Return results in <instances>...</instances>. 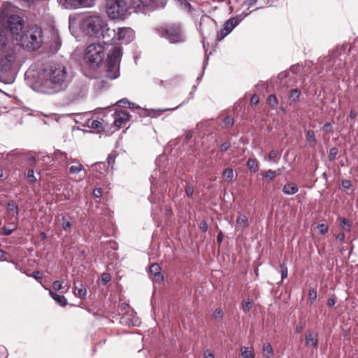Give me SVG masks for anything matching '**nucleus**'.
<instances>
[{
	"instance_id": "obj_1",
	"label": "nucleus",
	"mask_w": 358,
	"mask_h": 358,
	"mask_svg": "<svg viewBox=\"0 0 358 358\" xmlns=\"http://www.w3.org/2000/svg\"><path fill=\"white\" fill-rule=\"evenodd\" d=\"M24 27V20L18 15H11L7 17L0 10V81L5 84L13 83L17 72L13 66L15 62V52L8 46V38L6 33L9 31L13 36H17Z\"/></svg>"
},
{
	"instance_id": "obj_2",
	"label": "nucleus",
	"mask_w": 358,
	"mask_h": 358,
	"mask_svg": "<svg viewBox=\"0 0 358 358\" xmlns=\"http://www.w3.org/2000/svg\"><path fill=\"white\" fill-rule=\"evenodd\" d=\"M44 73L50 81L49 94L64 91L71 81V75L68 67L61 62L51 63L44 69Z\"/></svg>"
},
{
	"instance_id": "obj_3",
	"label": "nucleus",
	"mask_w": 358,
	"mask_h": 358,
	"mask_svg": "<svg viewBox=\"0 0 358 358\" xmlns=\"http://www.w3.org/2000/svg\"><path fill=\"white\" fill-rule=\"evenodd\" d=\"M82 27L86 35L90 37L103 39L110 37V29L106 22L98 15L85 17L82 23Z\"/></svg>"
},
{
	"instance_id": "obj_4",
	"label": "nucleus",
	"mask_w": 358,
	"mask_h": 358,
	"mask_svg": "<svg viewBox=\"0 0 358 358\" xmlns=\"http://www.w3.org/2000/svg\"><path fill=\"white\" fill-rule=\"evenodd\" d=\"M19 41L20 45L29 50H38L43 43V31L39 27H31L20 36Z\"/></svg>"
},
{
	"instance_id": "obj_5",
	"label": "nucleus",
	"mask_w": 358,
	"mask_h": 358,
	"mask_svg": "<svg viewBox=\"0 0 358 358\" xmlns=\"http://www.w3.org/2000/svg\"><path fill=\"white\" fill-rule=\"evenodd\" d=\"M122 56V49L121 47H115L108 52L106 71L107 78L113 80L120 76V64Z\"/></svg>"
},
{
	"instance_id": "obj_6",
	"label": "nucleus",
	"mask_w": 358,
	"mask_h": 358,
	"mask_svg": "<svg viewBox=\"0 0 358 358\" xmlns=\"http://www.w3.org/2000/svg\"><path fill=\"white\" fill-rule=\"evenodd\" d=\"M105 56L104 47L99 43L90 44L85 50V59L93 69H97L103 64Z\"/></svg>"
},
{
	"instance_id": "obj_7",
	"label": "nucleus",
	"mask_w": 358,
	"mask_h": 358,
	"mask_svg": "<svg viewBox=\"0 0 358 358\" xmlns=\"http://www.w3.org/2000/svg\"><path fill=\"white\" fill-rule=\"evenodd\" d=\"M106 11L111 19H124L128 7L125 0H106Z\"/></svg>"
},
{
	"instance_id": "obj_8",
	"label": "nucleus",
	"mask_w": 358,
	"mask_h": 358,
	"mask_svg": "<svg viewBox=\"0 0 358 358\" xmlns=\"http://www.w3.org/2000/svg\"><path fill=\"white\" fill-rule=\"evenodd\" d=\"M263 6L257 7L256 8L250 10L248 13H242L241 15H236L234 17H232L229 18L228 20H227L222 29L217 32V41H221L223 40L228 34H229L231 31L239 24V23L245 17H247L250 13H251L252 11L257 10L259 8H262Z\"/></svg>"
},
{
	"instance_id": "obj_9",
	"label": "nucleus",
	"mask_w": 358,
	"mask_h": 358,
	"mask_svg": "<svg viewBox=\"0 0 358 358\" xmlns=\"http://www.w3.org/2000/svg\"><path fill=\"white\" fill-rule=\"evenodd\" d=\"M161 36L166 38L171 43H182L185 41L180 27L176 24L166 27L162 30Z\"/></svg>"
},
{
	"instance_id": "obj_10",
	"label": "nucleus",
	"mask_w": 358,
	"mask_h": 358,
	"mask_svg": "<svg viewBox=\"0 0 358 358\" xmlns=\"http://www.w3.org/2000/svg\"><path fill=\"white\" fill-rule=\"evenodd\" d=\"M110 35L116 36L117 39L122 43L128 44L134 38V32L129 27H119L117 30H110Z\"/></svg>"
},
{
	"instance_id": "obj_11",
	"label": "nucleus",
	"mask_w": 358,
	"mask_h": 358,
	"mask_svg": "<svg viewBox=\"0 0 358 358\" xmlns=\"http://www.w3.org/2000/svg\"><path fill=\"white\" fill-rule=\"evenodd\" d=\"M62 7L66 9L92 7L96 0H59Z\"/></svg>"
},
{
	"instance_id": "obj_12",
	"label": "nucleus",
	"mask_w": 358,
	"mask_h": 358,
	"mask_svg": "<svg viewBox=\"0 0 358 358\" xmlns=\"http://www.w3.org/2000/svg\"><path fill=\"white\" fill-rule=\"evenodd\" d=\"M303 67L302 64H296L292 65L288 71L285 72H281L278 75V78L282 80L283 78H286L290 77L291 79L293 80V83H296V76L299 74L303 70Z\"/></svg>"
},
{
	"instance_id": "obj_13",
	"label": "nucleus",
	"mask_w": 358,
	"mask_h": 358,
	"mask_svg": "<svg viewBox=\"0 0 358 358\" xmlns=\"http://www.w3.org/2000/svg\"><path fill=\"white\" fill-rule=\"evenodd\" d=\"M348 48L347 54H349L351 51V46L349 44H343L340 48H337L336 50H332L331 52L325 58H324V62H333V64H335L336 62V57L337 56L341 57L342 55H345L346 53V50Z\"/></svg>"
},
{
	"instance_id": "obj_14",
	"label": "nucleus",
	"mask_w": 358,
	"mask_h": 358,
	"mask_svg": "<svg viewBox=\"0 0 358 358\" xmlns=\"http://www.w3.org/2000/svg\"><path fill=\"white\" fill-rule=\"evenodd\" d=\"M194 98V92H191L189 94V98L187 101H183L181 104L179 106L174 107V108H166L162 109H150L147 110V115L150 116L151 117H159L162 112L169 111V110H175L182 106V105L185 104L189 101V100L192 99Z\"/></svg>"
},
{
	"instance_id": "obj_15",
	"label": "nucleus",
	"mask_w": 358,
	"mask_h": 358,
	"mask_svg": "<svg viewBox=\"0 0 358 358\" xmlns=\"http://www.w3.org/2000/svg\"><path fill=\"white\" fill-rule=\"evenodd\" d=\"M120 323L128 326H139L141 321L133 310L131 313H125L121 318Z\"/></svg>"
},
{
	"instance_id": "obj_16",
	"label": "nucleus",
	"mask_w": 358,
	"mask_h": 358,
	"mask_svg": "<svg viewBox=\"0 0 358 358\" xmlns=\"http://www.w3.org/2000/svg\"><path fill=\"white\" fill-rule=\"evenodd\" d=\"M161 267L157 263L152 264L149 269V275L153 281L160 283L164 280V275L161 273Z\"/></svg>"
},
{
	"instance_id": "obj_17",
	"label": "nucleus",
	"mask_w": 358,
	"mask_h": 358,
	"mask_svg": "<svg viewBox=\"0 0 358 358\" xmlns=\"http://www.w3.org/2000/svg\"><path fill=\"white\" fill-rule=\"evenodd\" d=\"M115 113V116L113 123L117 128H122L128 121L129 115L128 113L122 110H117Z\"/></svg>"
},
{
	"instance_id": "obj_18",
	"label": "nucleus",
	"mask_w": 358,
	"mask_h": 358,
	"mask_svg": "<svg viewBox=\"0 0 358 358\" xmlns=\"http://www.w3.org/2000/svg\"><path fill=\"white\" fill-rule=\"evenodd\" d=\"M167 0H148L146 4V14L156 10L164 8Z\"/></svg>"
},
{
	"instance_id": "obj_19",
	"label": "nucleus",
	"mask_w": 358,
	"mask_h": 358,
	"mask_svg": "<svg viewBox=\"0 0 358 358\" xmlns=\"http://www.w3.org/2000/svg\"><path fill=\"white\" fill-rule=\"evenodd\" d=\"M148 0H131L130 5L134 12L146 14V4Z\"/></svg>"
},
{
	"instance_id": "obj_20",
	"label": "nucleus",
	"mask_w": 358,
	"mask_h": 358,
	"mask_svg": "<svg viewBox=\"0 0 358 358\" xmlns=\"http://www.w3.org/2000/svg\"><path fill=\"white\" fill-rule=\"evenodd\" d=\"M306 345L307 346L311 345L314 348H317L318 346V338L317 333L314 331L310 330L305 337Z\"/></svg>"
},
{
	"instance_id": "obj_21",
	"label": "nucleus",
	"mask_w": 358,
	"mask_h": 358,
	"mask_svg": "<svg viewBox=\"0 0 358 358\" xmlns=\"http://www.w3.org/2000/svg\"><path fill=\"white\" fill-rule=\"evenodd\" d=\"M24 155V152L17 149L13 150L10 152L0 153V157L10 160L11 162H14V160L20 159Z\"/></svg>"
},
{
	"instance_id": "obj_22",
	"label": "nucleus",
	"mask_w": 358,
	"mask_h": 358,
	"mask_svg": "<svg viewBox=\"0 0 358 358\" xmlns=\"http://www.w3.org/2000/svg\"><path fill=\"white\" fill-rule=\"evenodd\" d=\"M301 95V92L299 89H292L288 93L289 105L292 106L293 103L299 101Z\"/></svg>"
},
{
	"instance_id": "obj_23",
	"label": "nucleus",
	"mask_w": 358,
	"mask_h": 358,
	"mask_svg": "<svg viewBox=\"0 0 358 358\" xmlns=\"http://www.w3.org/2000/svg\"><path fill=\"white\" fill-rule=\"evenodd\" d=\"M6 210L12 215V217H15L16 220L18 219L20 211L19 207L13 200H9L7 202Z\"/></svg>"
},
{
	"instance_id": "obj_24",
	"label": "nucleus",
	"mask_w": 358,
	"mask_h": 358,
	"mask_svg": "<svg viewBox=\"0 0 358 358\" xmlns=\"http://www.w3.org/2000/svg\"><path fill=\"white\" fill-rule=\"evenodd\" d=\"M299 191V188L294 182H288L282 187V192L286 195H293Z\"/></svg>"
},
{
	"instance_id": "obj_25",
	"label": "nucleus",
	"mask_w": 358,
	"mask_h": 358,
	"mask_svg": "<svg viewBox=\"0 0 358 358\" xmlns=\"http://www.w3.org/2000/svg\"><path fill=\"white\" fill-rule=\"evenodd\" d=\"M306 141L310 148L315 147L317 141L313 130L309 129L306 131Z\"/></svg>"
},
{
	"instance_id": "obj_26",
	"label": "nucleus",
	"mask_w": 358,
	"mask_h": 358,
	"mask_svg": "<svg viewBox=\"0 0 358 358\" xmlns=\"http://www.w3.org/2000/svg\"><path fill=\"white\" fill-rule=\"evenodd\" d=\"M80 287L78 285L75 284V295L83 299L85 298L87 294V289L85 285H84L82 282L80 283Z\"/></svg>"
},
{
	"instance_id": "obj_27",
	"label": "nucleus",
	"mask_w": 358,
	"mask_h": 358,
	"mask_svg": "<svg viewBox=\"0 0 358 358\" xmlns=\"http://www.w3.org/2000/svg\"><path fill=\"white\" fill-rule=\"evenodd\" d=\"M49 294L61 306L67 305V300L64 295L57 294L51 290H50Z\"/></svg>"
},
{
	"instance_id": "obj_28",
	"label": "nucleus",
	"mask_w": 358,
	"mask_h": 358,
	"mask_svg": "<svg viewBox=\"0 0 358 358\" xmlns=\"http://www.w3.org/2000/svg\"><path fill=\"white\" fill-rule=\"evenodd\" d=\"M247 167L250 172L255 173L259 169L258 161L255 157H250L247 162Z\"/></svg>"
},
{
	"instance_id": "obj_29",
	"label": "nucleus",
	"mask_w": 358,
	"mask_h": 358,
	"mask_svg": "<svg viewBox=\"0 0 358 358\" xmlns=\"http://www.w3.org/2000/svg\"><path fill=\"white\" fill-rule=\"evenodd\" d=\"M92 166L94 167V169L101 175H104L108 169L106 163L103 162L94 163Z\"/></svg>"
},
{
	"instance_id": "obj_30",
	"label": "nucleus",
	"mask_w": 358,
	"mask_h": 358,
	"mask_svg": "<svg viewBox=\"0 0 358 358\" xmlns=\"http://www.w3.org/2000/svg\"><path fill=\"white\" fill-rule=\"evenodd\" d=\"M248 226V218L244 214H240L236 219V227H241L243 229L247 228Z\"/></svg>"
},
{
	"instance_id": "obj_31",
	"label": "nucleus",
	"mask_w": 358,
	"mask_h": 358,
	"mask_svg": "<svg viewBox=\"0 0 358 358\" xmlns=\"http://www.w3.org/2000/svg\"><path fill=\"white\" fill-rule=\"evenodd\" d=\"M278 272L280 273L281 275V281L280 282L278 283V285H280L282 283L283 280L287 278L288 275V268L287 266V264L285 262H283L280 264Z\"/></svg>"
},
{
	"instance_id": "obj_32",
	"label": "nucleus",
	"mask_w": 358,
	"mask_h": 358,
	"mask_svg": "<svg viewBox=\"0 0 358 358\" xmlns=\"http://www.w3.org/2000/svg\"><path fill=\"white\" fill-rule=\"evenodd\" d=\"M266 103L271 110H275L279 104L278 98L275 94H270L267 98Z\"/></svg>"
},
{
	"instance_id": "obj_33",
	"label": "nucleus",
	"mask_w": 358,
	"mask_h": 358,
	"mask_svg": "<svg viewBox=\"0 0 358 358\" xmlns=\"http://www.w3.org/2000/svg\"><path fill=\"white\" fill-rule=\"evenodd\" d=\"M263 352L265 358H271L273 356L274 352L271 345L269 343H265L263 345Z\"/></svg>"
},
{
	"instance_id": "obj_34",
	"label": "nucleus",
	"mask_w": 358,
	"mask_h": 358,
	"mask_svg": "<svg viewBox=\"0 0 358 358\" xmlns=\"http://www.w3.org/2000/svg\"><path fill=\"white\" fill-rule=\"evenodd\" d=\"M118 155V153L116 150H113L112 151L108 156L107 157V166L108 168L109 169V167H110V169L112 170L114 169L113 168V165L115 164V158L117 157Z\"/></svg>"
},
{
	"instance_id": "obj_35",
	"label": "nucleus",
	"mask_w": 358,
	"mask_h": 358,
	"mask_svg": "<svg viewBox=\"0 0 358 358\" xmlns=\"http://www.w3.org/2000/svg\"><path fill=\"white\" fill-rule=\"evenodd\" d=\"M9 226V227H3L0 234L3 236H10L16 229V224L14 222H10Z\"/></svg>"
},
{
	"instance_id": "obj_36",
	"label": "nucleus",
	"mask_w": 358,
	"mask_h": 358,
	"mask_svg": "<svg viewBox=\"0 0 358 358\" xmlns=\"http://www.w3.org/2000/svg\"><path fill=\"white\" fill-rule=\"evenodd\" d=\"M72 163L75 164L70 166L69 170V173L77 174L82 171L83 166L78 161H72Z\"/></svg>"
},
{
	"instance_id": "obj_37",
	"label": "nucleus",
	"mask_w": 358,
	"mask_h": 358,
	"mask_svg": "<svg viewBox=\"0 0 358 358\" xmlns=\"http://www.w3.org/2000/svg\"><path fill=\"white\" fill-rule=\"evenodd\" d=\"M25 177L29 185L34 184L37 181V178L34 175V171L32 169L27 170Z\"/></svg>"
},
{
	"instance_id": "obj_38",
	"label": "nucleus",
	"mask_w": 358,
	"mask_h": 358,
	"mask_svg": "<svg viewBox=\"0 0 358 358\" xmlns=\"http://www.w3.org/2000/svg\"><path fill=\"white\" fill-rule=\"evenodd\" d=\"M352 227V223L351 222L345 218L343 217L341 219V228L347 232H350Z\"/></svg>"
},
{
	"instance_id": "obj_39",
	"label": "nucleus",
	"mask_w": 358,
	"mask_h": 358,
	"mask_svg": "<svg viewBox=\"0 0 358 358\" xmlns=\"http://www.w3.org/2000/svg\"><path fill=\"white\" fill-rule=\"evenodd\" d=\"M150 191H151V194H153L155 193L156 192V187H155V182H156V178L154 176V175H151L150 177ZM148 199L150 200V201L151 203H154L155 201L152 198V195H150L149 197H148Z\"/></svg>"
},
{
	"instance_id": "obj_40",
	"label": "nucleus",
	"mask_w": 358,
	"mask_h": 358,
	"mask_svg": "<svg viewBox=\"0 0 358 358\" xmlns=\"http://www.w3.org/2000/svg\"><path fill=\"white\" fill-rule=\"evenodd\" d=\"M208 22H206V20L204 19L201 20V22L199 24V30H200V32L202 35L203 40L206 39V36H205L206 34H207L208 35L210 34L209 33H207V31L205 30V28L208 25Z\"/></svg>"
},
{
	"instance_id": "obj_41",
	"label": "nucleus",
	"mask_w": 358,
	"mask_h": 358,
	"mask_svg": "<svg viewBox=\"0 0 358 358\" xmlns=\"http://www.w3.org/2000/svg\"><path fill=\"white\" fill-rule=\"evenodd\" d=\"M185 194L188 198H192L194 192V185L190 182H187L185 187Z\"/></svg>"
},
{
	"instance_id": "obj_42",
	"label": "nucleus",
	"mask_w": 358,
	"mask_h": 358,
	"mask_svg": "<svg viewBox=\"0 0 358 358\" xmlns=\"http://www.w3.org/2000/svg\"><path fill=\"white\" fill-rule=\"evenodd\" d=\"M241 355L243 358H255V354L252 350H249L248 347H243L241 349Z\"/></svg>"
},
{
	"instance_id": "obj_43",
	"label": "nucleus",
	"mask_w": 358,
	"mask_h": 358,
	"mask_svg": "<svg viewBox=\"0 0 358 358\" xmlns=\"http://www.w3.org/2000/svg\"><path fill=\"white\" fill-rule=\"evenodd\" d=\"M338 150L336 147H333L330 148L328 155V159L329 162H333L336 159V156L338 155Z\"/></svg>"
},
{
	"instance_id": "obj_44",
	"label": "nucleus",
	"mask_w": 358,
	"mask_h": 358,
	"mask_svg": "<svg viewBox=\"0 0 358 358\" xmlns=\"http://www.w3.org/2000/svg\"><path fill=\"white\" fill-rule=\"evenodd\" d=\"M317 296V293L316 289H310L308 292V301H310V303H313L316 301Z\"/></svg>"
},
{
	"instance_id": "obj_45",
	"label": "nucleus",
	"mask_w": 358,
	"mask_h": 358,
	"mask_svg": "<svg viewBox=\"0 0 358 358\" xmlns=\"http://www.w3.org/2000/svg\"><path fill=\"white\" fill-rule=\"evenodd\" d=\"M223 123L225 128H231L234 124V118L229 115H227L223 120Z\"/></svg>"
},
{
	"instance_id": "obj_46",
	"label": "nucleus",
	"mask_w": 358,
	"mask_h": 358,
	"mask_svg": "<svg viewBox=\"0 0 358 358\" xmlns=\"http://www.w3.org/2000/svg\"><path fill=\"white\" fill-rule=\"evenodd\" d=\"M279 152L276 150H271L268 155L267 160L269 162L273 161L275 163H278V160H275V158L279 159Z\"/></svg>"
},
{
	"instance_id": "obj_47",
	"label": "nucleus",
	"mask_w": 358,
	"mask_h": 358,
	"mask_svg": "<svg viewBox=\"0 0 358 358\" xmlns=\"http://www.w3.org/2000/svg\"><path fill=\"white\" fill-rule=\"evenodd\" d=\"M252 306V303L250 301V299H245L242 305V310L245 313H247L248 312L250 311Z\"/></svg>"
},
{
	"instance_id": "obj_48",
	"label": "nucleus",
	"mask_w": 358,
	"mask_h": 358,
	"mask_svg": "<svg viewBox=\"0 0 358 358\" xmlns=\"http://www.w3.org/2000/svg\"><path fill=\"white\" fill-rule=\"evenodd\" d=\"M101 122L97 120H92L88 122V126L92 129H99L101 127Z\"/></svg>"
},
{
	"instance_id": "obj_49",
	"label": "nucleus",
	"mask_w": 358,
	"mask_h": 358,
	"mask_svg": "<svg viewBox=\"0 0 358 358\" xmlns=\"http://www.w3.org/2000/svg\"><path fill=\"white\" fill-rule=\"evenodd\" d=\"M222 176L223 177L231 181L234 176L233 169L231 168L226 169L224 171Z\"/></svg>"
},
{
	"instance_id": "obj_50",
	"label": "nucleus",
	"mask_w": 358,
	"mask_h": 358,
	"mask_svg": "<svg viewBox=\"0 0 358 358\" xmlns=\"http://www.w3.org/2000/svg\"><path fill=\"white\" fill-rule=\"evenodd\" d=\"M62 228L64 230L67 231L71 229L72 224H71V222L67 220V219L66 218L65 216H63L62 217Z\"/></svg>"
},
{
	"instance_id": "obj_51",
	"label": "nucleus",
	"mask_w": 358,
	"mask_h": 358,
	"mask_svg": "<svg viewBox=\"0 0 358 358\" xmlns=\"http://www.w3.org/2000/svg\"><path fill=\"white\" fill-rule=\"evenodd\" d=\"M115 104L119 105L121 107H126V105L127 104L129 108H131V106H134L133 103L129 102L126 98L117 101Z\"/></svg>"
},
{
	"instance_id": "obj_52",
	"label": "nucleus",
	"mask_w": 358,
	"mask_h": 358,
	"mask_svg": "<svg viewBox=\"0 0 358 358\" xmlns=\"http://www.w3.org/2000/svg\"><path fill=\"white\" fill-rule=\"evenodd\" d=\"M223 316H224V313L220 308H216L213 313V317L215 320L218 319L219 320H222L223 318Z\"/></svg>"
},
{
	"instance_id": "obj_53",
	"label": "nucleus",
	"mask_w": 358,
	"mask_h": 358,
	"mask_svg": "<svg viewBox=\"0 0 358 358\" xmlns=\"http://www.w3.org/2000/svg\"><path fill=\"white\" fill-rule=\"evenodd\" d=\"M276 176V171L269 169L265 172L264 177L268 180H273Z\"/></svg>"
},
{
	"instance_id": "obj_54",
	"label": "nucleus",
	"mask_w": 358,
	"mask_h": 358,
	"mask_svg": "<svg viewBox=\"0 0 358 358\" xmlns=\"http://www.w3.org/2000/svg\"><path fill=\"white\" fill-rule=\"evenodd\" d=\"M231 147L230 141H225L220 145V150L222 152L227 151Z\"/></svg>"
},
{
	"instance_id": "obj_55",
	"label": "nucleus",
	"mask_w": 358,
	"mask_h": 358,
	"mask_svg": "<svg viewBox=\"0 0 358 358\" xmlns=\"http://www.w3.org/2000/svg\"><path fill=\"white\" fill-rule=\"evenodd\" d=\"M27 275L33 277L36 280L40 282L43 277V273L39 271H35L32 274H27Z\"/></svg>"
},
{
	"instance_id": "obj_56",
	"label": "nucleus",
	"mask_w": 358,
	"mask_h": 358,
	"mask_svg": "<svg viewBox=\"0 0 358 358\" xmlns=\"http://www.w3.org/2000/svg\"><path fill=\"white\" fill-rule=\"evenodd\" d=\"M317 229L320 233L322 235L327 234L329 229L328 226L325 224H319L317 225Z\"/></svg>"
},
{
	"instance_id": "obj_57",
	"label": "nucleus",
	"mask_w": 358,
	"mask_h": 358,
	"mask_svg": "<svg viewBox=\"0 0 358 358\" xmlns=\"http://www.w3.org/2000/svg\"><path fill=\"white\" fill-rule=\"evenodd\" d=\"M199 228L202 232H206L208 228L206 221L202 220L199 224Z\"/></svg>"
},
{
	"instance_id": "obj_58",
	"label": "nucleus",
	"mask_w": 358,
	"mask_h": 358,
	"mask_svg": "<svg viewBox=\"0 0 358 358\" xmlns=\"http://www.w3.org/2000/svg\"><path fill=\"white\" fill-rule=\"evenodd\" d=\"M52 287L55 291H58V290H60L64 288V287L62 285V282H61L59 280L54 281L52 283Z\"/></svg>"
},
{
	"instance_id": "obj_59",
	"label": "nucleus",
	"mask_w": 358,
	"mask_h": 358,
	"mask_svg": "<svg viewBox=\"0 0 358 358\" xmlns=\"http://www.w3.org/2000/svg\"><path fill=\"white\" fill-rule=\"evenodd\" d=\"M110 275L107 273H104L101 275V281L103 285H106L110 280Z\"/></svg>"
},
{
	"instance_id": "obj_60",
	"label": "nucleus",
	"mask_w": 358,
	"mask_h": 358,
	"mask_svg": "<svg viewBox=\"0 0 358 358\" xmlns=\"http://www.w3.org/2000/svg\"><path fill=\"white\" fill-rule=\"evenodd\" d=\"M323 129L327 134L331 133L333 131L331 124L330 122H325L323 125Z\"/></svg>"
},
{
	"instance_id": "obj_61",
	"label": "nucleus",
	"mask_w": 358,
	"mask_h": 358,
	"mask_svg": "<svg viewBox=\"0 0 358 358\" xmlns=\"http://www.w3.org/2000/svg\"><path fill=\"white\" fill-rule=\"evenodd\" d=\"M352 182L350 180L344 179L342 180V187L345 189H348L351 187Z\"/></svg>"
},
{
	"instance_id": "obj_62",
	"label": "nucleus",
	"mask_w": 358,
	"mask_h": 358,
	"mask_svg": "<svg viewBox=\"0 0 358 358\" xmlns=\"http://www.w3.org/2000/svg\"><path fill=\"white\" fill-rule=\"evenodd\" d=\"M336 302V298L335 295H332L327 300V306L329 307H332L335 305Z\"/></svg>"
},
{
	"instance_id": "obj_63",
	"label": "nucleus",
	"mask_w": 358,
	"mask_h": 358,
	"mask_svg": "<svg viewBox=\"0 0 358 358\" xmlns=\"http://www.w3.org/2000/svg\"><path fill=\"white\" fill-rule=\"evenodd\" d=\"M93 196L96 198H100L102 196L101 188H96L93 190Z\"/></svg>"
},
{
	"instance_id": "obj_64",
	"label": "nucleus",
	"mask_w": 358,
	"mask_h": 358,
	"mask_svg": "<svg viewBox=\"0 0 358 358\" xmlns=\"http://www.w3.org/2000/svg\"><path fill=\"white\" fill-rule=\"evenodd\" d=\"M345 235L343 231L339 232L336 236V239L341 241V243H343L345 241Z\"/></svg>"
}]
</instances>
